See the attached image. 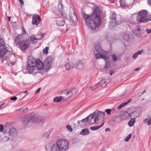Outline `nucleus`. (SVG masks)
<instances>
[{
	"mask_svg": "<svg viewBox=\"0 0 151 151\" xmlns=\"http://www.w3.org/2000/svg\"><path fill=\"white\" fill-rule=\"evenodd\" d=\"M82 19L85 20L88 27H91L92 29H95L96 27H98L101 24V20L98 7L95 8L93 15H88L84 13Z\"/></svg>",
	"mask_w": 151,
	"mask_h": 151,
	"instance_id": "1",
	"label": "nucleus"
},
{
	"mask_svg": "<svg viewBox=\"0 0 151 151\" xmlns=\"http://www.w3.org/2000/svg\"><path fill=\"white\" fill-rule=\"evenodd\" d=\"M68 141L63 139H58L56 143L53 144L51 147V151H65L68 148Z\"/></svg>",
	"mask_w": 151,
	"mask_h": 151,
	"instance_id": "2",
	"label": "nucleus"
},
{
	"mask_svg": "<svg viewBox=\"0 0 151 151\" xmlns=\"http://www.w3.org/2000/svg\"><path fill=\"white\" fill-rule=\"evenodd\" d=\"M35 65L36 60L32 58H29L26 67V69L28 73L32 74L33 75L38 73V70L35 68Z\"/></svg>",
	"mask_w": 151,
	"mask_h": 151,
	"instance_id": "3",
	"label": "nucleus"
},
{
	"mask_svg": "<svg viewBox=\"0 0 151 151\" xmlns=\"http://www.w3.org/2000/svg\"><path fill=\"white\" fill-rule=\"evenodd\" d=\"M147 11L145 10L139 12L136 17V21L138 23H145L148 21L147 19Z\"/></svg>",
	"mask_w": 151,
	"mask_h": 151,
	"instance_id": "4",
	"label": "nucleus"
},
{
	"mask_svg": "<svg viewBox=\"0 0 151 151\" xmlns=\"http://www.w3.org/2000/svg\"><path fill=\"white\" fill-rule=\"evenodd\" d=\"M107 52H105V53H102L99 52H97L95 54V58L96 59H99L100 58H103L104 59L106 63V65L105 66V68H108L110 65V62L109 58L106 55Z\"/></svg>",
	"mask_w": 151,
	"mask_h": 151,
	"instance_id": "5",
	"label": "nucleus"
},
{
	"mask_svg": "<svg viewBox=\"0 0 151 151\" xmlns=\"http://www.w3.org/2000/svg\"><path fill=\"white\" fill-rule=\"evenodd\" d=\"M7 51L3 39L0 38V57H2Z\"/></svg>",
	"mask_w": 151,
	"mask_h": 151,
	"instance_id": "6",
	"label": "nucleus"
},
{
	"mask_svg": "<svg viewBox=\"0 0 151 151\" xmlns=\"http://www.w3.org/2000/svg\"><path fill=\"white\" fill-rule=\"evenodd\" d=\"M33 118H36L35 117H32V115L30 116H25L22 119L23 121L24 125L30 126L33 122Z\"/></svg>",
	"mask_w": 151,
	"mask_h": 151,
	"instance_id": "7",
	"label": "nucleus"
},
{
	"mask_svg": "<svg viewBox=\"0 0 151 151\" xmlns=\"http://www.w3.org/2000/svg\"><path fill=\"white\" fill-rule=\"evenodd\" d=\"M53 60L50 57H48L45 60L44 62V68L46 70H49L51 68Z\"/></svg>",
	"mask_w": 151,
	"mask_h": 151,
	"instance_id": "8",
	"label": "nucleus"
},
{
	"mask_svg": "<svg viewBox=\"0 0 151 151\" xmlns=\"http://www.w3.org/2000/svg\"><path fill=\"white\" fill-rule=\"evenodd\" d=\"M87 118H88V123L89 124H92L97 123L98 122V119L93 114H90Z\"/></svg>",
	"mask_w": 151,
	"mask_h": 151,
	"instance_id": "9",
	"label": "nucleus"
},
{
	"mask_svg": "<svg viewBox=\"0 0 151 151\" xmlns=\"http://www.w3.org/2000/svg\"><path fill=\"white\" fill-rule=\"evenodd\" d=\"M36 69L38 70V73H40L42 74V73H41L40 70L43 69L44 68V66L40 60H36Z\"/></svg>",
	"mask_w": 151,
	"mask_h": 151,
	"instance_id": "10",
	"label": "nucleus"
},
{
	"mask_svg": "<svg viewBox=\"0 0 151 151\" xmlns=\"http://www.w3.org/2000/svg\"><path fill=\"white\" fill-rule=\"evenodd\" d=\"M85 64V62L84 60H79L74 64L73 68H76L79 69H81L84 67Z\"/></svg>",
	"mask_w": 151,
	"mask_h": 151,
	"instance_id": "11",
	"label": "nucleus"
},
{
	"mask_svg": "<svg viewBox=\"0 0 151 151\" xmlns=\"http://www.w3.org/2000/svg\"><path fill=\"white\" fill-rule=\"evenodd\" d=\"M69 16L73 23H75L77 22V19L76 16L74 11L72 8L70 9V13H69Z\"/></svg>",
	"mask_w": 151,
	"mask_h": 151,
	"instance_id": "12",
	"label": "nucleus"
},
{
	"mask_svg": "<svg viewBox=\"0 0 151 151\" xmlns=\"http://www.w3.org/2000/svg\"><path fill=\"white\" fill-rule=\"evenodd\" d=\"M116 14L114 12L112 13L110 15V18L111 20V25L112 26L115 27L120 24V23H118L116 22Z\"/></svg>",
	"mask_w": 151,
	"mask_h": 151,
	"instance_id": "13",
	"label": "nucleus"
},
{
	"mask_svg": "<svg viewBox=\"0 0 151 151\" xmlns=\"http://www.w3.org/2000/svg\"><path fill=\"white\" fill-rule=\"evenodd\" d=\"M97 119H101L104 118L105 116V113L104 112L100 111H95L93 113Z\"/></svg>",
	"mask_w": 151,
	"mask_h": 151,
	"instance_id": "14",
	"label": "nucleus"
},
{
	"mask_svg": "<svg viewBox=\"0 0 151 151\" xmlns=\"http://www.w3.org/2000/svg\"><path fill=\"white\" fill-rule=\"evenodd\" d=\"M29 41L27 40H25L24 41H22L20 45L21 49L23 51L25 50L28 46Z\"/></svg>",
	"mask_w": 151,
	"mask_h": 151,
	"instance_id": "15",
	"label": "nucleus"
},
{
	"mask_svg": "<svg viewBox=\"0 0 151 151\" xmlns=\"http://www.w3.org/2000/svg\"><path fill=\"white\" fill-rule=\"evenodd\" d=\"M32 23L33 24L38 25L41 21L40 17L37 14L34 15L32 17Z\"/></svg>",
	"mask_w": 151,
	"mask_h": 151,
	"instance_id": "16",
	"label": "nucleus"
},
{
	"mask_svg": "<svg viewBox=\"0 0 151 151\" xmlns=\"http://www.w3.org/2000/svg\"><path fill=\"white\" fill-rule=\"evenodd\" d=\"M134 1L135 0H125L121 7L122 8H127L133 4Z\"/></svg>",
	"mask_w": 151,
	"mask_h": 151,
	"instance_id": "17",
	"label": "nucleus"
},
{
	"mask_svg": "<svg viewBox=\"0 0 151 151\" xmlns=\"http://www.w3.org/2000/svg\"><path fill=\"white\" fill-rule=\"evenodd\" d=\"M24 38L22 35H19L15 37V44L19 46L21 44L22 41H24Z\"/></svg>",
	"mask_w": 151,
	"mask_h": 151,
	"instance_id": "18",
	"label": "nucleus"
},
{
	"mask_svg": "<svg viewBox=\"0 0 151 151\" xmlns=\"http://www.w3.org/2000/svg\"><path fill=\"white\" fill-rule=\"evenodd\" d=\"M9 133L10 136L12 138L16 136L18 133L16 129L14 127H12L9 129Z\"/></svg>",
	"mask_w": 151,
	"mask_h": 151,
	"instance_id": "19",
	"label": "nucleus"
},
{
	"mask_svg": "<svg viewBox=\"0 0 151 151\" xmlns=\"http://www.w3.org/2000/svg\"><path fill=\"white\" fill-rule=\"evenodd\" d=\"M95 50L96 52H99L102 53H105V51L102 50L100 45L99 43H96L95 45Z\"/></svg>",
	"mask_w": 151,
	"mask_h": 151,
	"instance_id": "20",
	"label": "nucleus"
},
{
	"mask_svg": "<svg viewBox=\"0 0 151 151\" xmlns=\"http://www.w3.org/2000/svg\"><path fill=\"white\" fill-rule=\"evenodd\" d=\"M133 32L134 35L138 37H140L142 34V32L140 30V28L139 26H136Z\"/></svg>",
	"mask_w": 151,
	"mask_h": 151,
	"instance_id": "21",
	"label": "nucleus"
},
{
	"mask_svg": "<svg viewBox=\"0 0 151 151\" xmlns=\"http://www.w3.org/2000/svg\"><path fill=\"white\" fill-rule=\"evenodd\" d=\"M137 113V112L136 111L133 112L131 114L129 113L128 112H126L123 115V119L125 120L127 119L128 118L131 117L133 114H136Z\"/></svg>",
	"mask_w": 151,
	"mask_h": 151,
	"instance_id": "22",
	"label": "nucleus"
},
{
	"mask_svg": "<svg viewBox=\"0 0 151 151\" xmlns=\"http://www.w3.org/2000/svg\"><path fill=\"white\" fill-rule=\"evenodd\" d=\"M56 24L57 25L60 26H63L65 24L64 20H61L60 18H57L56 20Z\"/></svg>",
	"mask_w": 151,
	"mask_h": 151,
	"instance_id": "23",
	"label": "nucleus"
},
{
	"mask_svg": "<svg viewBox=\"0 0 151 151\" xmlns=\"http://www.w3.org/2000/svg\"><path fill=\"white\" fill-rule=\"evenodd\" d=\"M32 117H35L36 118H33V122H35L38 123L40 122L42 120V118L40 116H38L36 115H32Z\"/></svg>",
	"mask_w": 151,
	"mask_h": 151,
	"instance_id": "24",
	"label": "nucleus"
},
{
	"mask_svg": "<svg viewBox=\"0 0 151 151\" xmlns=\"http://www.w3.org/2000/svg\"><path fill=\"white\" fill-rule=\"evenodd\" d=\"M122 37L124 40L127 41H129L131 37V35L129 34L128 32L124 33L122 35Z\"/></svg>",
	"mask_w": 151,
	"mask_h": 151,
	"instance_id": "25",
	"label": "nucleus"
},
{
	"mask_svg": "<svg viewBox=\"0 0 151 151\" xmlns=\"http://www.w3.org/2000/svg\"><path fill=\"white\" fill-rule=\"evenodd\" d=\"M74 65L72 62H70L69 63H67L65 65V67L67 70H69L72 68H74Z\"/></svg>",
	"mask_w": 151,
	"mask_h": 151,
	"instance_id": "26",
	"label": "nucleus"
},
{
	"mask_svg": "<svg viewBox=\"0 0 151 151\" xmlns=\"http://www.w3.org/2000/svg\"><path fill=\"white\" fill-rule=\"evenodd\" d=\"M89 132L88 129H84L81 131L80 134L83 135H86L89 134Z\"/></svg>",
	"mask_w": 151,
	"mask_h": 151,
	"instance_id": "27",
	"label": "nucleus"
},
{
	"mask_svg": "<svg viewBox=\"0 0 151 151\" xmlns=\"http://www.w3.org/2000/svg\"><path fill=\"white\" fill-rule=\"evenodd\" d=\"M99 83H97L96 84H92L90 87L91 90L92 91H93L99 87Z\"/></svg>",
	"mask_w": 151,
	"mask_h": 151,
	"instance_id": "28",
	"label": "nucleus"
},
{
	"mask_svg": "<svg viewBox=\"0 0 151 151\" xmlns=\"http://www.w3.org/2000/svg\"><path fill=\"white\" fill-rule=\"evenodd\" d=\"M104 122H103L100 125V126H96V127H91L90 128V129L91 130H96L97 129H98L99 128H100L101 127H102L104 124Z\"/></svg>",
	"mask_w": 151,
	"mask_h": 151,
	"instance_id": "29",
	"label": "nucleus"
},
{
	"mask_svg": "<svg viewBox=\"0 0 151 151\" xmlns=\"http://www.w3.org/2000/svg\"><path fill=\"white\" fill-rule=\"evenodd\" d=\"M64 98L63 96L56 97L54 99L53 101L55 102H60Z\"/></svg>",
	"mask_w": 151,
	"mask_h": 151,
	"instance_id": "30",
	"label": "nucleus"
},
{
	"mask_svg": "<svg viewBox=\"0 0 151 151\" xmlns=\"http://www.w3.org/2000/svg\"><path fill=\"white\" fill-rule=\"evenodd\" d=\"M135 122V119L132 118L129 121L128 124L130 127H131L134 125Z\"/></svg>",
	"mask_w": 151,
	"mask_h": 151,
	"instance_id": "31",
	"label": "nucleus"
},
{
	"mask_svg": "<svg viewBox=\"0 0 151 151\" xmlns=\"http://www.w3.org/2000/svg\"><path fill=\"white\" fill-rule=\"evenodd\" d=\"M50 133L49 131H47L43 134V137L45 139H47L49 137Z\"/></svg>",
	"mask_w": 151,
	"mask_h": 151,
	"instance_id": "32",
	"label": "nucleus"
},
{
	"mask_svg": "<svg viewBox=\"0 0 151 151\" xmlns=\"http://www.w3.org/2000/svg\"><path fill=\"white\" fill-rule=\"evenodd\" d=\"M30 39L32 42L33 44H35L37 42V39L33 36L30 37Z\"/></svg>",
	"mask_w": 151,
	"mask_h": 151,
	"instance_id": "33",
	"label": "nucleus"
},
{
	"mask_svg": "<svg viewBox=\"0 0 151 151\" xmlns=\"http://www.w3.org/2000/svg\"><path fill=\"white\" fill-rule=\"evenodd\" d=\"M88 117L86 118L83 119L81 121L78 122V124H79L81 125L82 124L81 123H85L87 121L88 122V118H87Z\"/></svg>",
	"mask_w": 151,
	"mask_h": 151,
	"instance_id": "34",
	"label": "nucleus"
},
{
	"mask_svg": "<svg viewBox=\"0 0 151 151\" xmlns=\"http://www.w3.org/2000/svg\"><path fill=\"white\" fill-rule=\"evenodd\" d=\"M70 91L69 90L64 91L61 93V95L63 96H67L70 94Z\"/></svg>",
	"mask_w": 151,
	"mask_h": 151,
	"instance_id": "35",
	"label": "nucleus"
},
{
	"mask_svg": "<svg viewBox=\"0 0 151 151\" xmlns=\"http://www.w3.org/2000/svg\"><path fill=\"white\" fill-rule=\"evenodd\" d=\"M99 83V84H101L103 87H106L107 84L106 83V82L105 80H102Z\"/></svg>",
	"mask_w": 151,
	"mask_h": 151,
	"instance_id": "36",
	"label": "nucleus"
},
{
	"mask_svg": "<svg viewBox=\"0 0 151 151\" xmlns=\"http://www.w3.org/2000/svg\"><path fill=\"white\" fill-rule=\"evenodd\" d=\"M58 9H60V10H61L63 9V4L62 2L61 1H60L59 2L58 5Z\"/></svg>",
	"mask_w": 151,
	"mask_h": 151,
	"instance_id": "37",
	"label": "nucleus"
},
{
	"mask_svg": "<svg viewBox=\"0 0 151 151\" xmlns=\"http://www.w3.org/2000/svg\"><path fill=\"white\" fill-rule=\"evenodd\" d=\"M66 129L68 131L71 132L73 131V129L69 125H67L66 127Z\"/></svg>",
	"mask_w": 151,
	"mask_h": 151,
	"instance_id": "38",
	"label": "nucleus"
},
{
	"mask_svg": "<svg viewBox=\"0 0 151 151\" xmlns=\"http://www.w3.org/2000/svg\"><path fill=\"white\" fill-rule=\"evenodd\" d=\"M61 14L64 19L65 20V19H67L66 14L64 12H61Z\"/></svg>",
	"mask_w": 151,
	"mask_h": 151,
	"instance_id": "39",
	"label": "nucleus"
},
{
	"mask_svg": "<svg viewBox=\"0 0 151 151\" xmlns=\"http://www.w3.org/2000/svg\"><path fill=\"white\" fill-rule=\"evenodd\" d=\"M49 49V47H46L45 48H44L43 50V53L44 54H47L48 53V50Z\"/></svg>",
	"mask_w": 151,
	"mask_h": 151,
	"instance_id": "40",
	"label": "nucleus"
},
{
	"mask_svg": "<svg viewBox=\"0 0 151 151\" xmlns=\"http://www.w3.org/2000/svg\"><path fill=\"white\" fill-rule=\"evenodd\" d=\"M77 92V90L75 88H73L71 91V93L72 95H75Z\"/></svg>",
	"mask_w": 151,
	"mask_h": 151,
	"instance_id": "41",
	"label": "nucleus"
},
{
	"mask_svg": "<svg viewBox=\"0 0 151 151\" xmlns=\"http://www.w3.org/2000/svg\"><path fill=\"white\" fill-rule=\"evenodd\" d=\"M9 139V138L6 136H5L2 139V141L3 142H6Z\"/></svg>",
	"mask_w": 151,
	"mask_h": 151,
	"instance_id": "42",
	"label": "nucleus"
},
{
	"mask_svg": "<svg viewBox=\"0 0 151 151\" xmlns=\"http://www.w3.org/2000/svg\"><path fill=\"white\" fill-rule=\"evenodd\" d=\"M131 136V134H129L124 139V140L126 142L127 141L129 140V139L130 138Z\"/></svg>",
	"mask_w": 151,
	"mask_h": 151,
	"instance_id": "43",
	"label": "nucleus"
},
{
	"mask_svg": "<svg viewBox=\"0 0 151 151\" xmlns=\"http://www.w3.org/2000/svg\"><path fill=\"white\" fill-rule=\"evenodd\" d=\"M125 105V104L123 103L119 105V106H118L117 108L119 109H120L124 106Z\"/></svg>",
	"mask_w": 151,
	"mask_h": 151,
	"instance_id": "44",
	"label": "nucleus"
},
{
	"mask_svg": "<svg viewBox=\"0 0 151 151\" xmlns=\"http://www.w3.org/2000/svg\"><path fill=\"white\" fill-rule=\"evenodd\" d=\"M43 37V35L42 34L40 33L37 36V39H40Z\"/></svg>",
	"mask_w": 151,
	"mask_h": 151,
	"instance_id": "45",
	"label": "nucleus"
},
{
	"mask_svg": "<svg viewBox=\"0 0 151 151\" xmlns=\"http://www.w3.org/2000/svg\"><path fill=\"white\" fill-rule=\"evenodd\" d=\"M111 111L112 110L111 109H106L105 110V111L106 112L108 115L110 114Z\"/></svg>",
	"mask_w": 151,
	"mask_h": 151,
	"instance_id": "46",
	"label": "nucleus"
},
{
	"mask_svg": "<svg viewBox=\"0 0 151 151\" xmlns=\"http://www.w3.org/2000/svg\"><path fill=\"white\" fill-rule=\"evenodd\" d=\"M112 59L114 61H116L117 60V58L115 56V55H112Z\"/></svg>",
	"mask_w": 151,
	"mask_h": 151,
	"instance_id": "47",
	"label": "nucleus"
},
{
	"mask_svg": "<svg viewBox=\"0 0 151 151\" xmlns=\"http://www.w3.org/2000/svg\"><path fill=\"white\" fill-rule=\"evenodd\" d=\"M22 35H24L26 34V32L25 30V29H24V28L22 27Z\"/></svg>",
	"mask_w": 151,
	"mask_h": 151,
	"instance_id": "48",
	"label": "nucleus"
},
{
	"mask_svg": "<svg viewBox=\"0 0 151 151\" xmlns=\"http://www.w3.org/2000/svg\"><path fill=\"white\" fill-rule=\"evenodd\" d=\"M4 129V126L2 124H0V131L3 132Z\"/></svg>",
	"mask_w": 151,
	"mask_h": 151,
	"instance_id": "49",
	"label": "nucleus"
},
{
	"mask_svg": "<svg viewBox=\"0 0 151 151\" xmlns=\"http://www.w3.org/2000/svg\"><path fill=\"white\" fill-rule=\"evenodd\" d=\"M120 6H121L125 1V0H119Z\"/></svg>",
	"mask_w": 151,
	"mask_h": 151,
	"instance_id": "50",
	"label": "nucleus"
},
{
	"mask_svg": "<svg viewBox=\"0 0 151 151\" xmlns=\"http://www.w3.org/2000/svg\"><path fill=\"white\" fill-rule=\"evenodd\" d=\"M132 101V100L131 99H130L128 100H127L126 102H124V103L125 104V105H126L127 104L129 103L130 101Z\"/></svg>",
	"mask_w": 151,
	"mask_h": 151,
	"instance_id": "51",
	"label": "nucleus"
},
{
	"mask_svg": "<svg viewBox=\"0 0 151 151\" xmlns=\"http://www.w3.org/2000/svg\"><path fill=\"white\" fill-rule=\"evenodd\" d=\"M17 99V98L16 96H14V97H11L10 98V99L11 100H16Z\"/></svg>",
	"mask_w": 151,
	"mask_h": 151,
	"instance_id": "52",
	"label": "nucleus"
},
{
	"mask_svg": "<svg viewBox=\"0 0 151 151\" xmlns=\"http://www.w3.org/2000/svg\"><path fill=\"white\" fill-rule=\"evenodd\" d=\"M146 31L147 33H150L151 32V29L147 28L146 30Z\"/></svg>",
	"mask_w": 151,
	"mask_h": 151,
	"instance_id": "53",
	"label": "nucleus"
},
{
	"mask_svg": "<svg viewBox=\"0 0 151 151\" xmlns=\"http://www.w3.org/2000/svg\"><path fill=\"white\" fill-rule=\"evenodd\" d=\"M151 116V111L149 112L148 113V115L147 116V117L148 119H150V116Z\"/></svg>",
	"mask_w": 151,
	"mask_h": 151,
	"instance_id": "54",
	"label": "nucleus"
},
{
	"mask_svg": "<svg viewBox=\"0 0 151 151\" xmlns=\"http://www.w3.org/2000/svg\"><path fill=\"white\" fill-rule=\"evenodd\" d=\"M138 55L137 54V53H136L135 54L133 55V58L135 59L137 57Z\"/></svg>",
	"mask_w": 151,
	"mask_h": 151,
	"instance_id": "55",
	"label": "nucleus"
},
{
	"mask_svg": "<svg viewBox=\"0 0 151 151\" xmlns=\"http://www.w3.org/2000/svg\"><path fill=\"white\" fill-rule=\"evenodd\" d=\"M142 52V50H141L140 51H138L136 53L138 55H139L141 54Z\"/></svg>",
	"mask_w": 151,
	"mask_h": 151,
	"instance_id": "56",
	"label": "nucleus"
},
{
	"mask_svg": "<svg viewBox=\"0 0 151 151\" xmlns=\"http://www.w3.org/2000/svg\"><path fill=\"white\" fill-rule=\"evenodd\" d=\"M110 131V129L109 128H107L105 129V132H109Z\"/></svg>",
	"mask_w": 151,
	"mask_h": 151,
	"instance_id": "57",
	"label": "nucleus"
},
{
	"mask_svg": "<svg viewBox=\"0 0 151 151\" xmlns=\"http://www.w3.org/2000/svg\"><path fill=\"white\" fill-rule=\"evenodd\" d=\"M151 124V120H150L148 121L147 122V124L148 125H150Z\"/></svg>",
	"mask_w": 151,
	"mask_h": 151,
	"instance_id": "58",
	"label": "nucleus"
},
{
	"mask_svg": "<svg viewBox=\"0 0 151 151\" xmlns=\"http://www.w3.org/2000/svg\"><path fill=\"white\" fill-rule=\"evenodd\" d=\"M148 4L149 5H151V0H148Z\"/></svg>",
	"mask_w": 151,
	"mask_h": 151,
	"instance_id": "59",
	"label": "nucleus"
},
{
	"mask_svg": "<svg viewBox=\"0 0 151 151\" xmlns=\"http://www.w3.org/2000/svg\"><path fill=\"white\" fill-rule=\"evenodd\" d=\"M140 70V68H137L136 69H135V71H139V70Z\"/></svg>",
	"mask_w": 151,
	"mask_h": 151,
	"instance_id": "60",
	"label": "nucleus"
},
{
	"mask_svg": "<svg viewBox=\"0 0 151 151\" xmlns=\"http://www.w3.org/2000/svg\"><path fill=\"white\" fill-rule=\"evenodd\" d=\"M114 71L112 70H111L110 71V75H112V74L114 73Z\"/></svg>",
	"mask_w": 151,
	"mask_h": 151,
	"instance_id": "61",
	"label": "nucleus"
},
{
	"mask_svg": "<svg viewBox=\"0 0 151 151\" xmlns=\"http://www.w3.org/2000/svg\"><path fill=\"white\" fill-rule=\"evenodd\" d=\"M109 1L110 3H112L114 1V0H109Z\"/></svg>",
	"mask_w": 151,
	"mask_h": 151,
	"instance_id": "62",
	"label": "nucleus"
},
{
	"mask_svg": "<svg viewBox=\"0 0 151 151\" xmlns=\"http://www.w3.org/2000/svg\"><path fill=\"white\" fill-rule=\"evenodd\" d=\"M40 88H39L37 91L36 92H35V93H37L39 92L40 90Z\"/></svg>",
	"mask_w": 151,
	"mask_h": 151,
	"instance_id": "63",
	"label": "nucleus"
},
{
	"mask_svg": "<svg viewBox=\"0 0 151 151\" xmlns=\"http://www.w3.org/2000/svg\"><path fill=\"white\" fill-rule=\"evenodd\" d=\"M125 95V93H123L120 96V97H122L123 96Z\"/></svg>",
	"mask_w": 151,
	"mask_h": 151,
	"instance_id": "64",
	"label": "nucleus"
}]
</instances>
